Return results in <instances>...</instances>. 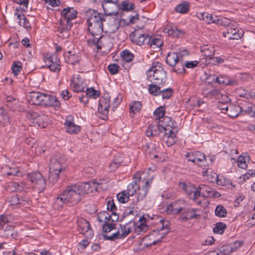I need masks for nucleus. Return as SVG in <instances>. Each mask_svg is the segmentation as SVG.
I'll return each mask as SVG.
<instances>
[{
    "instance_id": "27",
    "label": "nucleus",
    "mask_w": 255,
    "mask_h": 255,
    "mask_svg": "<svg viewBox=\"0 0 255 255\" xmlns=\"http://www.w3.org/2000/svg\"><path fill=\"white\" fill-rule=\"evenodd\" d=\"M237 27L231 26L227 29L226 32H224L223 35L225 37H227L229 39H239L243 34L237 28Z\"/></svg>"
},
{
    "instance_id": "35",
    "label": "nucleus",
    "mask_w": 255,
    "mask_h": 255,
    "mask_svg": "<svg viewBox=\"0 0 255 255\" xmlns=\"http://www.w3.org/2000/svg\"><path fill=\"white\" fill-rule=\"evenodd\" d=\"M190 7V3L186 1H181L175 7L176 12L182 14L186 13L188 12Z\"/></svg>"
},
{
    "instance_id": "62",
    "label": "nucleus",
    "mask_w": 255,
    "mask_h": 255,
    "mask_svg": "<svg viewBox=\"0 0 255 255\" xmlns=\"http://www.w3.org/2000/svg\"><path fill=\"white\" fill-rule=\"evenodd\" d=\"M244 111L248 114L255 115V105L250 104L244 110Z\"/></svg>"
},
{
    "instance_id": "55",
    "label": "nucleus",
    "mask_w": 255,
    "mask_h": 255,
    "mask_svg": "<svg viewBox=\"0 0 255 255\" xmlns=\"http://www.w3.org/2000/svg\"><path fill=\"white\" fill-rule=\"evenodd\" d=\"M116 224L109 221L104 224L102 231L104 233H109L115 228Z\"/></svg>"
},
{
    "instance_id": "57",
    "label": "nucleus",
    "mask_w": 255,
    "mask_h": 255,
    "mask_svg": "<svg viewBox=\"0 0 255 255\" xmlns=\"http://www.w3.org/2000/svg\"><path fill=\"white\" fill-rule=\"evenodd\" d=\"M173 93V90L171 88L161 89L160 95H161L163 99H169Z\"/></svg>"
},
{
    "instance_id": "42",
    "label": "nucleus",
    "mask_w": 255,
    "mask_h": 255,
    "mask_svg": "<svg viewBox=\"0 0 255 255\" xmlns=\"http://www.w3.org/2000/svg\"><path fill=\"white\" fill-rule=\"evenodd\" d=\"M97 216L98 221L104 224L109 221L110 214L107 211H103L98 213Z\"/></svg>"
},
{
    "instance_id": "18",
    "label": "nucleus",
    "mask_w": 255,
    "mask_h": 255,
    "mask_svg": "<svg viewBox=\"0 0 255 255\" xmlns=\"http://www.w3.org/2000/svg\"><path fill=\"white\" fill-rule=\"evenodd\" d=\"M185 205H186V203L183 200L175 201L167 206L166 212L168 214H181Z\"/></svg>"
},
{
    "instance_id": "49",
    "label": "nucleus",
    "mask_w": 255,
    "mask_h": 255,
    "mask_svg": "<svg viewBox=\"0 0 255 255\" xmlns=\"http://www.w3.org/2000/svg\"><path fill=\"white\" fill-rule=\"evenodd\" d=\"M216 81L219 84L226 85H231L234 83V82L231 81L228 77L223 75H220L219 77H216Z\"/></svg>"
},
{
    "instance_id": "4",
    "label": "nucleus",
    "mask_w": 255,
    "mask_h": 255,
    "mask_svg": "<svg viewBox=\"0 0 255 255\" xmlns=\"http://www.w3.org/2000/svg\"><path fill=\"white\" fill-rule=\"evenodd\" d=\"M30 98V102L35 105H41L45 107H52L55 109H59L61 106L57 98L52 95L36 92L31 93Z\"/></svg>"
},
{
    "instance_id": "6",
    "label": "nucleus",
    "mask_w": 255,
    "mask_h": 255,
    "mask_svg": "<svg viewBox=\"0 0 255 255\" xmlns=\"http://www.w3.org/2000/svg\"><path fill=\"white\" fill-rule=\"evenodd\" d=\"M137 182V178L136 173L133 175V181L128 185L127 189L117 194V198L120 203H125L129 200L130 197H133L138 187Z\"/></svg>"
},
{
    "instance_id": "51",
    "label": "nucleus",
    "mask_w": 255,
    "mask_h": 255,
    "mask_svg": "<svg viewBox=\"0 0 255 255\" xmlns=\"http://www.w3.org/2000/svg\"><path fill=\"white\" fill-rule=\"evenodd\" d=\"M226 227L225 223L218 222L216 223L215 227L213 228V232L216 234H222L226 230Z\"/></svg>"
},
{
    "instance_id": "46",
    "label": "nucleus",
    "mask_w": 255,
    "mask_h": 255,
    "mask_svg": "<svg viewBox=\"0 0 255 255\" xmlns=\"http://www.w3.org/2000/svg\"><path fill=\"white\" fill-rule=\"evenodd\" d=\"M163 42L161 39L158 38H152V36H150V42L148 45L153 48H156L161 46Z\"/></svg>"
},
{
    "instance_id": "11",
    "label": "nucleus",
    "mask_w": 255,
    "mask_h": 255,
    "mask_svg": "<svg viewBox=\"0 0 255 255\" xmlns=\"http://www.w3.org/2000/svg\"><path fill=\"white\" fill-rule=\"evenodd\" d=\"M199 212L200 210L197 208H190L185 205L180 214V219L183 221L197 219L200 217Z\"/></svg>"
},
{
    "instance_id": "31",
    "label": "nucleus",
    "mask_w": 255,
    "mask_h": 255,
    "mask_svg": "<svg viewBox=\"0 0 255 255\" xmlns=\"http://www.w3.org/2000/svg\"><path fill=\"white\" fill-rule=\"evenodd\" d=\"M197 17L199 19L203 20L208 24H216L219 16L208 12H201L198 14Z\"/></svg>"
},
{
    "instance_id": "50",
    "label": "nucleus",
    "mask_w": 255,
    "mask_h": 255,
    "mask_svg": "<svg viewBox=\"0 0 255 255\" xmlns=\"http://www.w3.org/2000/svg\"><path fill=\"white\" fill-rule=\"evenodd\" d=\"M71 20H66V23L64 24L63 22L60 23V27L59 28V31L62 33L64 32L68 31L70 30L73 25V23Z\"/></svg>"
},
{
    "instance_id": "47",
    "label": "nucleus",
    "mask_w": 255,
    "mask_h": 255,
    "mask_svg": "<svg viewBox=\"0 0 255 255\" xmlns=\"http://www.w3.org/2000/svg\"><path fill=\"white\" fill-rule=\"evenodd\" d=\"M195 163L201 165V163L206 160L205 155L202 152L196 151H194Z\"/></svg>"
},
{
    "instance_id": "37",
    "label": "nucleus",
    "mask_w": 255,
    "mask_h": 255,
    "mask_svg": "<svg viewBox=\"0 0 255 255\" xmlns=\"http://www.w3.org/2000/svg\"><path fill=\"white\" fill-rule=\"evenodd\" d=\"M9 124V117L8 113L3 109L0 112V126L5 127Z\"/></svg>"
},
{
    "instance_id": "12",
    "label": "nucleus",
    "mask_w": 255,
    "mask_h": 255,
    "mask_svg": "<svg viewBox=\"0 0 255 255\" xmlns=\"http://www.w3.org/2000/svg\"><path fill=\"white\" fill-rule=\"evenodd\" d=\"M110 107V99L108 97H102L99 101L98 112L100 118L105 120L107 118Z\"/></svg>"
},
{
    "instance_id": "43",
    "label": "nucleus",
    "mask_w": 255,
    "mask_h": 255,
    "mask_svg": "<svg viewBox=\"0 0 255 255\" xmlns=\"http://www.w3.org/2000/svg\"><path fill=\"white\" fill-rule=\"evenodd\" d=\"M86 95L89 98L96 99L100 96V92L95 90L93 87L87 88L86 90Z\"/></svg>"
},
{
    "instance_id": "32",
    "label": "nucleus",
    "mask_w": 255,
    "mask_h": 255,
    "mask_svg": "<svg viewBox=\"0 0 255 255\" xmlns=\"http://www.w3.org/2000/svg\"><path fill=\"white\" fill-rule=\"evenodd\" d=\"M65 57V61L72 65H76L79 63L80 61V57L78 54L73 53L71 51H68L66 53L64 54Z\"/></svg>"
},
{
    "instance_id": "36",
    "label": "nucleus",
    "mask_w": 255,
    "mask_h": 255,
    "mask_svg": "<svg viewBox=\"0 0 255 255\" xmlns=\"http://www.w3.org/2000/svg\"><path fill=\"white\" fill-rule=\"evenodd\" d=\"M165 114V108L160 106L156 109L153 112V116L155 118V123H159L164 118Z\"/></svg>"
},
{
    "instance_id": "64",
    "label": "nucleus",
    "mask_w": 255,
    "mask_h": 255,
    "mask_svg": "<svg viewBox=\"0 0 255 255\" xmlns=\"http://www.w3.org/2000/svg\"><path fill=\"white\" fill-rule=\"evenodd\" d=\"M253 173L252 170H249L245 174L241 177V178L243 179V181L245 182L251 177H253Z\"/></svg>"
},
{
    "instance_id": "2",
    "label": "nucleus",
    "mask_w": 255,
    "mask_h": 255,
    "mask_svg": "<svg viewBox=\"0 0 255 255\" xmlns=\"http://www.w3.org/2000/svg\"><path fill=\"white\" fill-rule=\"evenodd\" d=\"M150 170L153 171L154 169H152L151 168H149L147 172H136L138 187L135 193L136 195L131 200L129 199V201H130V202L126 209V213L128 215H133L138 212L139 203L146 197L154 178L153 175H150L149 173V171Z\"/></svg>"
},
{
    "instance_id": "41",
    "label": "nucleus",
    "mask_w": 255,
    "mask_h": 255,
    "mask_svg": "<svg viewBox=\"0 0 255 255\" xmlns=\"http://www.w3.org/2000/svg\"><path fill=\"white\" fill-rule=\"evenodd\" d=\"M167 33L168 35L176 38L180 37L184 35L183 31L179 30L176 27L167 29Z\"/></svg>"
},
{
    "instance_id": "29",
    "label": "nucleus",
    "mask_w": 255,
    "mask_h": 255,
    "mask_svg": "<svg viewBox=\"0 0 255 255\" xmlns=\"http://www.w3.org/2000/svg\"><path fill=\"white\" fill-rule=\"evenodd\" d=\"M78 11L72 7L64 8L61 13V16L65 20H72L77 16Z\"/></svg>"
},
{
    "instance_id": "52",
    "label": "nucleus",
    "mask_w": 255,
    "mask_h": 255,
    "mask_svg": "<svg viewBox=\"0 0 255 255\" xmlns=\"http://www.w3.org/2000/svg\"><path fill=\"white\" fill-rule=\"evenodd\" d=\"M103 237H104V239L107 240H110V241H114L116 239L124 238V237L122 235L120 231V230H119L116 233H113L111 236L104 234Z\"/></svg>"
},
{
    "instance_id": "40",
    "label": "nucleus",
    "mask_w": 255,
    "mask_h": 255,
    "mask_svg": "<svg viewBox=\"0 0 255 255\" xmlns=\"http://www.w3.org/2000/svg\"><path fill=\"white\" fill-rule=\"evenodd\" d=\"M131 224L132 221H130L125 225H121V229L120 230V231L124 238L127 236L129 234V233L131 232Z\"/></svg>"
},
{
    "instance_id": "30",
    "label": "nucleus",
    "mask_w": 255,
    "mask_h": 255,
    "mask_svg": "<svg viewBox=\"0 0 255 255\" xmlns=\"http://www.w3.org/2000/svg\"><path fill=\"white\" fill-rule=\"evenodd\" d=\"M65 165L59 159L53 158L51 159L49 166V170L52 172H56L59 173L61 171L64 170Z\"/></svg>"
},
{
    "instance_id": "15",
    "label": "nucleus",
    "mask_w": 255,
    "mask_h": 255,
    "mask_svg": "<svg viewBox=\"0 0 255 255\" xmlns=\"http://www.w3.org/2000/svg\"><path fill=\"white\" fill-rule=\"evenodd\" d=\"M77 224L80 229L79 232L88 238H92L94 235L93 231L90 223L83 218L78 219Z\"/></svg>"
},
{
    "instance_id": "19",
    "label": "nucleus",
    "mask_w": 255,
    "mask_h": 255,
    "mask_svg": "<svg viewBox=\"0 0 255 255\" xmlns=\"http://www.w3.org/2000/svg\"><path fill=\"white\" fill-rule=\"evenodd\" d=\"M159 124L163 131H177L176 124L171 117H164L159 123Z\"/></svg>"
},
{
    "instance_id": "38",
    "label": "nucleus",
    "mask_w": 255,
    "mask_h": 255,
    "mask_svg": "<svg viewBox=\"0 0 255 255\" xmlns=\"http://www.w3.org/2000/svg\"><path fill=\"white\" fill-rule=\"evenodd\" d=\"M163 86L159 85L156 83L149 84L148 85V92L153 96H157L160 95V91Z\"/></svg>"
},
{
    "instance_id": "45",
    "label": "nucleus",
    "mask_w": 255,
    "mask_h": 255,
    "mask_svg": "<svg viewBox=\"0 0 255 255\" xmlns=\"http://www.w3.org/2000/svg\"><path fill=\"white\" fill-rule=\"evenodd\" d=\"M22 64L20 61H14L11 67L12 72L14 76L18 75L22 70Z\"/></svg>"
},
{
    "instance_id": "63",
    "label": "nucleus",
    "mask_w": 255,
    "mask_h": 255,
    "mask_svg": "<svg viewBox=\"0 0 255 255\" xmlns=\"http://www.w3.org/2000/svg\"><path fill=\"white\" fill-rule=\"evenodd\" d=\"M107 209L112 212H115V211L117 210V207L113 200L108 201L107 204Z\"/></svg>"
},
{
    "instance_id": "34",
    "label": "nucleus",
    "mask_w": 255,
    "mask_h": 255,
    "mask_svg": "<svg viewBox=\"0 0 255 255\" xmlns=\"http://www.w3.org/2000/svg\"><path fill=\"white\" fill-rule=\"evenodd\" d=\"M242 107L237 105H230L226 108H222L223 110L228 112L230 117L234 118L237 117L239 114V111L241 110Z\"/></svg>"
},
{
    "instance_id": "60",
    "label": "nucleus",
    "mask_w": 255,
    "mask_h": 255,
    "mask_svg": "<svg viewBox=\"0 0 255 255\" xmlns=\"http://www.w3.org/2000/svg\"><path fill=\"white\" fill-rule=\"evenodd\" d=\"M214 179H216V183L219 185H224L226 178L223 176H219L216 173H214Z\"/></svg>"
},
{
    "instance_id": "16",
    "label": "nucleus",
    "mask_w": 255,
    "mask_h": 255,
    "mask_svg": "<svg viewBox=\"0 0 255 255\" xmlns=\"http://www.w3.org/2000/svg\"><path fill=\"white\" fill-rule=\"evenodd\" d=\"M131 41L139 46L148 44L150 40V36L145 33L135 32L130 36Z\"/></svg>"
},
{
    "instance_id": "9",
    "label": "nucleus",
    "mask_w": 255,
    "mask_h": 255,
    "mask_svg": "<svg viewBox=\"0 0 255 255\" xmlns=\"http://www.w3.org/2000/svg\"><path fill=\"white\" fill-rule=\"evenodd\" d=\"M70 87L75 92H82L87 87V84L86 81L80 74H75L70 79Z\"/></svg>"
},
{
    "instance_id": "61",
    "label": "nucleus",
    "mask_w": 255,
    "mask_h": 255,
    "mask_svg": "<svg viewBox=\"0 0 255 255\" xmlns=\"http://www.w3.org/2000/svg\"><path fill=\"white\" fill-rule=\"evenodd\" d=\"M47 119V118L46 117H39L36 121L38 127L40 128H45L47 126V122L45 121Z\"/></svg>"
},
{
    "instance_id": "25",
    "label": "nucleus",
    "mask_w": 255,
    "mask_h": 255,
    "mask_svg": "<svg viewBox=\"0 0 255 255\" xmlns=\"http://www.w3.org/2000/svg\"><path fill=\"white\" fill-rule=\"evenodd\" d=\"M163 131L162 128L159 126V123H155V124H151L149 125L146 131V134L148 137H156Z\"/></svg>"
},
{
    "instance_id": "1",
    "label": "nucleus",
    "mask_w": 255,
    "mask_h": 255,
    "mask_svg": "<svg viewBox=\"0 0 255 255\" xmlns=\"http://www.w3.org/2000/svg\"><path fill=\"white\" fill-rule=\"evenodd\" d=\"M95 188L92 182L73 184L67 186L64 190L56 198L53 203L54 208L60 209L63 204L72 206L77 204L85 194L92 193Z\"/></svg>"
},
{
    "instance_id": "14",
    "label": "nucleus",
    "mask_w": 255,
    "mask_h": 255,
    "mask_svg": "<svg viewBox=\"0 0 255 255\" xmlns=\"http://www.w3.org/2000/svg\"><path fill=\"white\" fill-rule=\"evenodd\" d=\"M197 190L199 194V197L201 195L203 197H208L210 198H219L221 196L219 192L205 184H200L197 188Z\"/></svg>"
},
{
    "instance_id": "22",
    "label": "nucleus",
    "mask_w": 255,
    "mask_h": 255,
    "mask_svg": "<svg viewBox=\"0 0 255 255\" xmlns=\"http://www.w3.org/2000/svg\"><path fill=\"white\" fill-rule=\"evenodd\" d=\"M14 16L16 17V19L18 20V23L19 25L23 26L26 30H30L31 28V25L28 20L26 18L25 15L20 12V10L16 7L14 9Z\"/></svg>"
},
{
    "instance_id": "21",
    "label": "nucleus",
    "mask_w": 255,
    "mask_h": 255,
    "mask_svg": "<svg viewBox=\"0 0 255 255\" xmlns=\"http://www.w3.org/2000/svg\"><path fill=\"white\" fill-rule=\"evenodd\" d=\"M145 222L146 219L143 217L140 218L136 223L132 222V229L133 228L135 233L137 235L144 233L148 230V228Z\"/></svg>"
},
{
    "instance_id": "7",
    "label": "nucleus",
    "mask_w": 255,
    "mask_h": 255,
    "mask_svg": "<svg viewBox=\"0 0 255 255\" xmlns=\"http://www.w3.org/2000/svg\"><path fill=\"white\" fill-rule=\"evenodd\" d=\"M92 40H89L88 43L90 46H95L97 47V50H101L104 48L107 50H110L112 47V40L109 36H100L99 37L93 36Z\"/></svg>"
},
{
    "instance_id": "23",
    "label": "nucleus",
    "mask_w": 255,
    "mask_h": 255,
    "mask_svg": "<svg viewBox=\"0 0 255 255\" xmlns=\"http://www.w3.org/2000/svg\"><path fill=\"white\" fill-rule=\"evenodd\" d=\"M198 64L199 61L197 60L186 61L184 63L181 62L180 67H174V71L177 74H185L186 73L185 67L187 68H194L198 66Z\"/></svg>"
},
{
    "instance_id": "3",
    "label": "nucleus",
    "mask_w": 255,
    "mask_h": 255,
    "mask_svg": "<svg viewBox=\"0 0 255 255\" xmlns=\"http://www.w3.org/2000/svg\"><path fill=\"white\" fill-rule=\"evenodd\" d=\"M88 29L93 36L99 35L103 31V24L107 16L94 9H89L86 12Z\"/></svg>"
},
{
    "instance_id": "58",
    "label": "nucleus",
    "mask_w": 255,
    "mask_h": 255,
    "mask_svg": "<svg viewBox=\"0 0 255 255\" xmlns=\"http://www.w3.org/2000/svg\"><path fill=\"white\" fill-rule=\"evenodd\" d=\"M59 173H56V172L52 173L49 170V174L48 178L49 182L51 184H55L59 178Z\"/></svg>"
},
{
    "instance_id": "33",
    "label": "nucleus",
    "mask_w": 255,
    "mask_h": 255,
    "mask_svg": "<svg viewBox=\"0 0 255 255\" xmlns=\"http://www.w3.org/2000/svg\"><path fill=\"white\" fill-rule=\"evenodd\" d=\"M216 24L224 27H229V28L231 27V26L234 27L238 26V23L236 21L225 17H220L219 16L218 17V21Z\"/></svg>"
},
{
    "instance_id": "24",
    "label": "nucleus",
    "mask_w": 255,
    "mask_h": 255,
    "mask_svg": "<svg viewBox=\"0 0 255 255\" xmlns=\"http://www.w3.org/2000/svg\"><path fill=\"white\" fill-rule=\"evenodd\" d=\"M183 189L186 192L189 198L194 201H196L198 197L199 194L198 192L197 188L194 186L188 185L185 183L183 184Z\"/></svg>"
},
{
    "instance_id": "5",
    "label": "nucleus",
    "mask_w": 255,
    "mask_h": 255,
    "mask_svg": "<svg viewBox=\"0 0 255 255\" xmlns=\"http://www.w3.org/2000/svg\"><path fill=\"white\" fill-rule=\"evenodd\" d=\"M146 73L149 81L159 85H163L167 80L166 72L158 62H153Z\"/></svg>"
},
{
    "instance_id": "53",
    "label": "nucleus",
    "mask_w": 255,
    "mask_h": 255,
    "mask_svg": "<svg viewBox=\"0 0 255 255\" xmlns=\"http://www.w3.org/2000/svg\"><path fill=\"white\" fill-rule=\"evenodd\" d=\"M241 246L242 244L240 242L236 241L233 244H230L226 246L225 247V249L223 250V251H227L228 252H233Z\"/></svg>"
},
{
    "instance_id": "13",
    "label": "nucleus",
    "mask_w": 255,
    "mask_h": 255,
    "mask_svg": "<svg viewBox=\"0 0 255 255\" xmlns=\"http://www.w3.org/2000/svg\"><path fill=\"white\" fill-rule=\"evenodd\" d=\"M118 0H102V8L107 16L117 13Z\"/></svg>"
},
{
    "instance_id": "8",
    "label": "nucleus",
    "mask_w": 255,
    "mask_h": 255,
    "mask_svg": "<svg viewBox=\"0 0 255 255\" xmlns=\"http://www.w3.org/2000/svg\"><path fill=\"white\" fill-rule=\"evenodd\" d=\"M45 65L52 72H59L61 70V62L57 54H47L45 60Z\"/></svg>"
},
{
    "instance_id": "26",
    "label": "nucleus",
    "mask_w": 255,
    "mask_h": 255,
    "mask_svg": "<svg viewBox=\"0 0 255 255\" xmlns=\"http://www.w3.org/2000/svg\"><path fill=\"white\" fill-rule=\"evenodd\" d=\"M164 134L162 137V140L167 146H170L174 144L176 138V133L177 131H164Z\"/></svg>"
},
{
    "instance_id": "28",
    "label": "nucleus",
    "mask_w": 255,
    "mask_h": 255,
    "mask_svg": "<svg viewBox=\"0 0 255 255\" xmlns=\"http://www.w3.org/2000/svg\"><path fill=\"white\" fill-rule=\"evenodd\" d=\"M166 62L170 66L173 67L172 70L174 71V67H178V66L181 63L179 59L177 53L169 52L166 56Z\"/></svg>"
},
{
    "instance_id": "48",
    "label": "nucleus",
    "mask_w": 255,
    "mask_h": 255,
    "mask_svg": "<svg viewBox=\"0 0 255 255\" xmlns=\"http://www.w3.org/2000/svg\"><path fill=\"white\" fill-rule=\"evenodd\" d=\"M123 59L127 62H131L133 60L134 55L128 50H123L121 54Z\"/></svg>"
},
{
    "instance_id": "59",
    "label": "nucleus",
    "mask_w": 255,
    "mask_h": 255,
    "mask_svg": "<svg viewBox=\"0 0 255 255\" xmlns=\"http://www.w3.org/2000/svg\"><path fill=\"white\" fill-rule=\"evenodd\" d=\"M112 75L117 74L119 72L120 67L116 64H110L107 67Z\"/></svg>"
},
{
    "instance_id": "10",
    "label": "nucleus",
    "mask_w": 255,
    "mask_h": 255,
    "mask_svg": "<svg viewBox=\"0 0 255 255\" xmlns=\"http://www.w3.org/2000/svg\"><path fill=\"white\" fill-rule=\"evenodd\" d=\"M27 178L33 184L34 187L39 190V192L42 191L45 188V180L40 172H35L29 173Z\"/></svg>"
},
{
    "instance_id": "39",
    "label": "nucleus",
    "mask_w": 255,
    "mask_h": 255,
    "mask_svg": "<svg viewBox=\"0 0 255 255\" xmlns=\"http://www.w3.org/2000/svg\"><path fill=\"white\" fill-rule=\"evenodd\" d=\"M119 7L122 11H129L133 10L135 5L128 0H124L119 5Z\"/></svg>"
},
{
    "instance_id": "44",
    "label": "nucleus",
    "mask_w": 255,
    "mask_h": 255,
    "mask_svg": "<svg viewBox=\"0 0 255 255\" xmlns=\"http://www.w3.org/2000/svg\"><path fill=\"white\" fill-rule=\"evenodd\" d=\"M250 160V157L248 156H243L240 155L238 160V166L239 168L245 169L248 167L247 161Z\"/></svg>"
},
{
    "instance_id": "54",
    "label": "nucleus",
    "mask_w": 255,
    "mask_h": 255,
    "mask_svg": "<svg viewBox=\"0 0 255 255\" xmlns=\"http://www.w3.org/2000/svg\"><path fill=\"white\" fill-rule=\"evenodd\" d=\"M215 215L219 217H225L227 215L226 209L222 205H218L216 207L215 211Z\"/></svg>"
},
{
    "instance_id": "20",
    "label": "nucleus",
    "mask_w": 255,
    "mask_h": 255,
    "mask_svg": "<svg viewBox=\"0 0 255 255\" xmlns=\"http://www.w3.org/2000/svg\"><path fill=\"white\" fill-rule=\"evenodd\" d=\"M67 132L71 134H76L80 130V127L76 125L74 122L73 116H68L64 123Z\"/></svg>"
},
{
    "instance_id": "17",
    "label": "nucleus",
    "mask_w": 255,
    "mask_h": 255,
    "mask_svg": "<svg viewBox=\"0 0 255 255\" xmlns=\"http://www.w3.org/2000/svg\"><path fill=\"white\" fill-rule=\"evenodd\" d=\"M159 234L157 232L154 231L149 233L143 238V241L146 242L144 244V246L149 247L160 242L162 239V237L160 236L159 238L156 237L159 236Z\"/></svg>"
},
{
    "instance_id": "56",
    "label": "nucleus",
    "mask_w": 255,
    "mask_h": 255,
    "mask_svg": "<svg viewBox=\"0 0 255 255\" xmlns=\"http://www.w3.org/2000/svg\"><path fill=\"white\" fill-rule=\"evenodd\" d=\"M141 104L139 101H134L130 105L129 112L135 114L138 112L141 109Z\"/></svg>"
}]
</instances>
